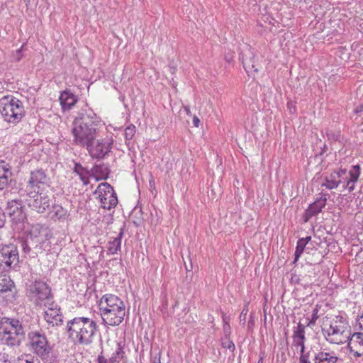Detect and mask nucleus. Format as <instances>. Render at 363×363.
Returning a JSON list of instances; mask_svg holds the SVG:
<instances>
[{
  "label": "nucleus",
  "instance_id": "bb28decb",
  "mask_svg": "<svg viewBox=\"0 0 363 363\" xmlns=\"http://www.w3.org/2000/svg\"><path fill=\"white\" fill-rule=\"evenodd\" d=\"M2 282L0 283V292L1 293L11 291L14 288V283L9 277L3 278Z\"/></svg>",
  "mask_w": 363,
  "mask_h": 363
},
{
  "label": "nucleus",
  "instance_id": "f03ea898",
  "mask_svg": "<svg viewBox=\"0 0 363 363\" xmlns=\"http://www.w3.org/2000/svg\"><path fill=\"white\" fill-rule=\"evenodd\" d=\"M99 311L103 323L109 326H118L126 314L123 301L113 294H105L99 301Z\"/></svg>",
  "mask_w": 363,
  "mask_h": 363
},
{
  "label": "nucleus",
  "instance_id": "f704fd0d",
  "mask_svg": "<svg viewBox=\"0 0 363 363\" xmlns=\"http://www.w3.org/2000/svg\"><path fill=\"white\" fill-rule=\"evenodd\" d=\"M23 48L24 45H23L19 49L16 50L15 52L13 53L12 57L13 61L19 62L23 57Z\"/></svg>",
  "mask_w": 363,
  "mask_h": 363
},
{
  "label": "nucleus",
  "instance_id": "5701e85b",
  "mask_svg": "<svg viewBox=\"0 0 363 363\" xmlns=\"http://www.w3.org/2000/svg\"><path fill=\"white\" fill-rule=\"evenodd\" d=\"M314 363H337L338 357L332 353L319 352L315 354Z\"/></svg>",
  "mask_w": 363,
  "mask_h": 363
},
{
  "label": "nucleus",
  "instance_id": "6e6552de",
  "mask_svg": "<svg viewBox=\"0 0 363 363\" xmlns=\"http://www.w3.org/2000/svg\"><path fill=\"white\" fill-rule=\"evenodd\" d=\"M48 191H31L20 192L21 196H26V202L28 207L37 213H43L50 209L51 199Z\"/></svg>",
  "mask_w": 363,
  "mask_h": 363
},
{
  "label": "nucleus",
  "instance_id": "a18cd8bd",
  "mask_svg": "<svg viewBox=\"0 0 363 363\" xmlns=\"http://www.w3.org/2000/svg\"><path fill=\"white\" fill-rule=\"evenodd\" d=\"M356 182H351L350 184H348V186H347L346 189H347L350 192L352 191L354 189V184Z\"/></svg>",
  "mask_w": 363,
  "mask_h": 363
},
{
  "label": "nucleus",
  "instance_id": "79ce46f5",
  "mask_svg": "<svg viewBox=\"0 0 363 363\" xmlns=\"http://www.w3.org/2000/svg\"><path fill=\"white\" fill-rule=\"evenodd\" d=\"M193 124L196 128H198L199 126L200 119L196 116H193Z\"/></svg>",
  "mask_w": 363,
  "mask_h": 363
},
{
  "label": "nucleus",
  "instance_id": "dca6fc26",
  "mask_svg": "<svg viewBox=\"0 0 363 363\" xmlns=\"http://www.w3.org/2000/svg\"><path fill=\"white\" fill-rule=\"evenodd\" d=\"M47 310L45 311L44 318L46 322L52 326L61 325L62 323V315L57 304L53 301L45 303Z\"/></svg>",
  "mask_w": 363,
  "mask_h": 363
},
{
  "label": "nucleus",
  "instance_id": "7ed1b4c3",
  "mask_svg": "<svg viewBox=\"0 0 363 363\" xmlns=\"http://www.w3.org/2000/svg\"><path fill=\"white\" fill-rule=\"evenodd\" d=\"M97 330L96 321L86 317H76L67 323L68 337L79 345H90Z\"/></svg>",
  "mask_w": 363,
  "mask_h": 363
},
{
  "label": "nucleus",
  "instance_id": "b1692460",
  "mask_svg": "<svg viewBox=\"0 0 363 363\" xmlns=\"http://www.w3.org/2000/svg\"><path fill=\"white\" fill-rule=\"evenodd\" d=\"M68 216L69 214L67 211L62 206L54 205L52 206L51 215L52 219L55 220H65L68 217Z\"/></svg>",
  "mask_w": 363,
  "mask_h": 363
},
{
  "label": "nucleus",
  "instance_id": "9b49d317",
  "mask_svg": "<svg viewBox=\"0 0 363 363\" xmlns=\"http://www.w3.org/2000/svg\"><path fill=\"white\" fill-rule=\"evenodd\" d=\"M29 296L35 298L37 304L47 303L52 301L53 296L50 287L44 281L35 280L32 282L28 289Z\"/></svg>",
  "mask_w": 363,
  "mask_h": 363
},
{
  "label": "nucleus",
  "instance_id": "ddd939ff",
  "mask_svg": "<svg viewBox=\"0 0 363 363\" xmlns=\"http://www.w3.org/2000/svg\"><path fill=\"white\" fill-rule=\"evenodd\" d=\"M102 208L110 210L118 203V199L113 188L108 183L101 184L97 191Z\"/></svg>",
  "mask_w": 363,
  "mask_h": 363
},
{
  "label": "nucleus",
  "instance_id": "37998d69",
  "mask_svg": "<svg viewBox=\"0 0 363 363\" xmlns=\"http://www.w3.org/2000/svg\"><path fill=\"white\" fill-rule=\"evenodd\" d=\"M363 111V106L359 105L357 107H356L354 110V113L356 114H359Z\"/></svg>",
  "mask_w": 363,
  "mask_h": 363
},
{
  "label": "nucleus",
  "instance_id": "cd10ccee",
  "mask_svg": "<svg viewBox=\"0 0 363 363\" xmlns=\"http://www.w3.org/2000/svg\"><path fill=\"white\" fill-rule=\"evenodd\" d=\"M305 327L306 326L303 324L298 323L297 326L294 330L292 337L306 340Z\"/></svg>",
  "mask_w": 363,
  "mask_h": 363
},
{
  "label": "nucleus",
  "instance_id": "a878e982",
  "mask_svg": "<svg viewBox=\"0 0 363 363\" xmlns=\"http://www.w3.org/2000/svg\"><path fill=\"white\" fill-rule=\"evenodd\" d=\"M337 174L335 171L332 172L329 176L325 178V182L322 186H325L328 189H333L340 185V180L337 179Z\"/></svg>",
  "mask_w": 363,
  "mask_h": 363
},
{
  "label": "nucleus",
  "instance_id": "7c9ffc66",
  "mask_svg": "<svg viewBox=\"0 0 363 363\" xmlns=\"http://www.w3.org/2000/svg\"><path fill=\"white\" fill-rule=\"evenodd\" d=\"M136 132V128L134 125L130 124L128 125L125 129V138L126 140H130L134 137Z\"/></svg>",
  "mask_w": 363,
  "mask_h": 363
},
{
  "label": "nucleus",
  "instance_id": "c756f323",
  "mask_svg": "<svg viewBox=\"0 0 363 363\" xmlns=\"http://www.w3.org/2000/svg\"><path fill=\"white\" fill-rule=\"evenodd\" d=\"M303 243H304V241L303 240H298V241L297 242L296 251L294 253V256H295L294 260V264L298 261V258L300 257V256L301 255V254L303 253V252L304 250L306 245Z\"/></svg>",
  "mask_w": 363,
  "mask_h": 363
},
{
  "label": "nucleus",
  "instance_id": "9d476101",
  "mask_svg": "<svg viewBox=\"0 0 363 363\" xmlns=\"http://www.w3.org/2000/svg\"><path fill=\"white\" fill-rule=\"evenodd\" d=\"M50 180L43 169H36L30 172L26 189L20 192L48 191L50 189Z\"/></svg>",
  "mask_w": 363,
  "mask_h": 363
},
{
  "label": "nucleus",
  "instance_id": "4c0bfd02",
  "mask_svg": "<svg viewBox=\"0 0 363 363\" xmlns=\"http://www.w3.org/2000/svg\"><path fill=\"white\" fill-rule=\"evenodd\" d=\"M223 333L225 337H230L231 329L229 323H225V324H223Z\"/></svg>",
  "mask_w": 363,
  "mask_h": 363
},
{
  "label": "nucleus",
  "instance_id": "a19ab883",
  "mask_svg": "<svg viewBox=\"0 0 363 363\" xmlns=\"http://www.w3.org/2000/svg\"><path fill=\"white\" fill-rule=\"evenodd\" d=\"M160 356L161 352H158L157 354H155V356L152 358V363H160Z\"/></svg>",
  "mask_w": 363,
  "mask_h": 363
},
{
  "label": "nucleus",
  "instance_id": "09e8293b",
  "mask_svg": "<svg viewBox=\"0 0 363 363\" xmlns=\"http://www.w3.org/2000/svg\"><path fill=\"white\" fill-rule=\"evenodd\" d=\"M99 363H107V359L102 356H99Z\"/></svg>",
  "mask_w": 363,
  "mask_h": 363
},
{
  "label": "nucleus",
  "instance_id": "c85d7f7f",
  "mask_svg": "<svg viewBox=\"0 0 363 363\" xmlns=\"http://www.w3.org/2000/svg\"><path fill=\"white\" fill-rule=\"evenodd\" d=\"M124 352L120 344L117 345V349L113 354L112 357L109 359L111 363L118 362L123 358Z\"/></svg>",
  "mask_w": 363,
  "mask_h": 363
},
{
  "label": "nucleus",
  "instance_id": "2eb2a0df",
  "mask_svg": "<svg viewBox=\"0 0 363 363\" xmlns=\"http://www.w3.org/2000/svg\"><path fill=\"white\" fill-rule=\"evenodd\" d=\"M6 211L14 223H21L26 219V213L23 209L22 201L20 199L9 201Z\"/></svg>",
  "mask_w": 363,
  "mask_h": 363
},
{
  "label": "nucleus",
  "instance_id": "4468645a",
  "mask_svg": "<svg viewBox=\"0 0 363 363\" xmlns=\"http://www.w3.org/2000/svg\"><path fill=\"white\" fill-rule=\"evenodd\" d=\"M337 179L340 180V184H342V187L346 189L351 182H357L360 175V167L358 164L353 165L350 171L346 169H340L335 171Z\"/></svg>",
  "mask_w": 363,
  "mask_h": 363
},
{
  "label": "nucleus",
  "instance_id": "72a5a7b5",
  "mask_svg": "<svg viewBox=\"0 0 363 363\" xmlns=\"http://www.w3.org/2000/svg\"><path fill=\"white\" fill-rule=\"evenodd\" d=\"M14 363H39L30 355H23L18 357Z\"/></svg>",
  "mask_w": 363,
  "mask_h": 363
},
{
  "label": "nucleus",
  "instance_id": "6e6d98bb",
  "mask_svg": "<svg viewBox=\"0 0 363 363\" xmlns=\"http://www.w3.org/2000/svg\"><path fill=\"white\" fill-rule=\"evenodd\" d=\"M233 60V57H226V60L230 62Z\"/></svg>",
  "mask_w": 363,
  "mask_h": 363
},
{
  "label": "nucleus",
  "instance_id": "c9c22d12",
  "mask_svg": "<svg viewBox=\"0 0 363 363\" xmlns=\"http://www.w3.org/2000/svg\"><path fill=\"white\" fill-rule=\"evenodd\" d=\"M293 341H294V344L296 347H301V353H304V350H305L304 344H305L306 340H301V339H298V338H293Z\"/></svg>",
  "mask_w": 363,
  "mask_h": 363
},
{
  "label": "nucleus",
  "instance_id": "ea45409f",
  "mask_svg": "<svg viewBox=\"0 0 363 363\" xmlns=\"http://www.w3.org/2000/svg\"><path fill=\"white\" fill-rule=\"evenodd\" d=\"M299 363H311V362L309 361L308 355L304 354L303 353H301Z\"/></svg>",
  "mask_w": 363,
  "mask_h": 363
},
{
  "label": "nucleus",
  "instance_id": "49530a36",
  "mask_svg": "<svg viewBox=\"0 0 363 363\" xmlns=\"http://www.w3.org/2000/svg\"><path fill=\"white\" fill-rule=\"evenodd\" d=\"M300 240H303L304 241V245H306L308 242L311 240V236H307L306 238H301Z\"/></svg>",
  "mask_w": 363,
  "mask_h": 363
},
{
  "label": "nucleus",
  "instance_id": "de8ad7c7",
  "mask_svg": "<svg viewBox=\"0 0 363 363\" xmlns=\"http://www.w3.org/2000/svg\"><path fill=\"white\" fill-rule=\"evenodd\" d=\"M27 6L35 3L36 0H24Z\"/></svg>",
  "mask_w": 363,
  "mask_h": 363
},
{
  "label": "nucleus",
  "instance_id": "f257e3e1",
  "mask_svg": "<svg viewBox=\"0 0 363 363\" xmlns=\"http://www.w3.org/2000/svg\"><path fill=\"white\" fill-rule=\"evenodd\" d=\"M104 124L92 109L85 105L72 123L73 142L77 145L86 147L94 140Z\"/></svg>",
  "mask_w": 363,
  "mask_h": 363
},
{
  "label": "nucleus",
  "instance_id": "4be33fe9",
  "mask_svg": "<svg viewBox=\"0 0 363 363\" xmlns=\"http://www.w3.org/2000/svg\"><path fill=\"white\" fill-rule=\"evenodd\" d=\"M123 232V228H121L118 235L116 237L111 238L110 240L108 242L107 249L109 254L115 255L120 250Z\"/></svg>",
  "mask_w": 363,
  "mask_h": 363
},
{
  "label": "nucleus",
  "instance_id": "8fccbe9b",
  "mask_svg": "<svg viewBox=\"0 0 363 363\" xmlns=\"http://www.w3.org/2000/svg\"><path fill=\"white\" fill-rule=\"evenodd\" d=\"M184 111H186V114L188 116H191V112L189 106H184Z\"/></svg>",
  "mask_w": 363,
  "mask_h": 363
},
{
  "label": "nucleus",
  "instance_id": "864d4df0",
  "mask_svg": "<svg viewBox=\"0 0 363 363\" xmlns=\"http://www.w3.org/2000/svg\"><path fill=\"white\" fill-rule=\"evenodd\" d=\"M223 324H225V323H229V318L228 316H226L225 315H223Z\"/></svg>",
  "mask_w": 363,
  "mask_h": 363
},
{
  "label": "nucleus",
  "instance_id": "1a4fd4ad",
  "mask_svg": "<svg viewBox=\"0 0 363 363\" xmlns=\"http://www.w3.org/2000/svg\"><path fill=\"white\" fill-rule=\"evenodd\" d=\"M30 347L33 352L42 359L49 357L51 347L44 333L40 330L31 331L28 334Z\"/></svg>",
  "mask_w": 363,
  "mask_h": 363
},
{
  "label": "nucleus",
  "instance_id": "603ef678",
  "mask_svg": "<svg viewBox=\"0 0 363 363\" xmlns=\"http://www.w3.org/2000/svg\"><path fill=\"white\" fill-rule=\"evenodd\" d=\"M264 357V352L260 353L259 359L257 363H263Z\"/></svg>",
  "mask_w": 363,
  "mask_h": 363
},
{
  "label": "nucleus",
  "instance_id": "20e7f679",
  "mask_svg": "<svg viewBox=\"0 0 363 363\" xmlns=\"http://www.w3.org/2000/svg\"><path fill=\"white\" fill-rule=\"evenodd\" d=\"M25 330L22 323L16 318H0V340L4 345L18 347L25 338Z\"/></svg>",
  "mask_w": 363,
  "mask_h": 363
},
{
  "label": "nucleus",
  "instance_id": "aec40b11",
  "mask_svg": "<svg viewBox=\"0 0 363 363\" xmlns=\"http://www.w3.org/2000/svg\"><path fill=\"white\" fill-rule=\"evenodd\" d=\"M241 59L243 67L248 74L258 72V67L255 62V55L250 52V50H249L248 55L246 53L242 54Z\"/></svg>",
  "mask_w": 363,
  "mask_h": 363
},
{
  "label": "nucleus",
  "instance_id": "412c9836",
  "mask_svg": "<svg viewBox=\"0 0 363 363\" xmlns=\"http://www.w3.org/2000/svg\"><path fill=\"white\" fill-rule=\"evenodd\" d=\"M11 171L9 165L4 162H0V190L7 186L9 182L11 181Z\"/></svg>",
  "mask_w": 363,
  "mask_h": 363
},
{
  "label": "nucleus",
  "instance_id": "58836bf2",
  "mask_svg": "<svg viewBox=\"0 0 363 363\" xmlns=\"http://www.w3.org/2000/svg\"><path fill=\"white\" fill-rule=\"evenodd\" d=\"M21 247H22L23 251L24 252L25 254H27L30 251V248L28 246V243L27 240H23L21 242Z\"/></svg>",
  "mask_w": 363,
  "mask_h": 363
},
{
  "label": "nucleus",
  "instance_id": "c03bdc74",
  "mask_svg": "<svg viewBox=\"0 0 363 363\" xmlns=\"http://www.w3.org/2000/svg\"><path fill=\"white\" fill-rule=\"evenodd\" d=\"M360 329L363 331V313L357 319Z\"/></svg>",
  "mask_w": 363,
  "mask_h": 363
},
{
  "label": "nucleus",
  "instance_id": "a211bd4d",
  "mask_svg": "<svg viewBox=\"0 0 363 363\" xmlns=\"http://www.w3.org/2000/svg\"><path fill=\"white\" fill-rule=\"evenodd\" d=\"M59 99L63 111L71 109L77 101V96L68 89L61 93Z\"/></svg>",
  "mask_w": 363,
  "mask_h": 363
},
{
  "label": "nucleus",
  "instance_id": "393cba45",
  "mask_svg": "<svg viewBox=\"0 0 363 363\" xmlns=\"http://www.w3.org/2000/svg\"><path fill=\"white\" fill-rule=\"evenodd\" d=\"M74 172L79 177L84 185H87L89 183L88 171L80 164H75L74 167Z\"/></svg>",
  "mask_w": 363,
  "mask_h": 363
},
{
  "label": "nucleus",
  "instance_id": "2f4dec72",
  "mask_svg": "<svg viewBox=\"0 0 363 363\" xmlns=\"http://www.w3.org/2000/svg\"><path fill=\"white\" fill-rule=\"evenodd\" d=\"M320 306L318 305H316L315 308L313 310L312 312V317L308 321L306 325L307 326H313L315 325L316 320L319 318L318 311H319Z\"/></svg>",
  "mask_w": 363,
  "mask_h": 363
},
{
  "label": "nucleus",
  "instance_id": "423d86ee",
  "mask_svg": "<svg viewBox=\"0 0 363 363\" xmlns=\"http://www.w3.org/2000/svg\"><path fill=\"white\" fill-rule=\"evenodd\" d=\"M0 113L10 123H19L25 115L23 103L13 96H6L0 100Z\"/></svg>",
  "mask_w": 363,
  "mask_h": 363
},
{
  "label": "nucleus",
  "instance_id": "473e14b6",
  "mask_svg": "<svg viewBox=\"0 0 363 363\" xmlns=\"http://www.w3.org/2000/svg\"><path fill=\"white\" fill-rule=\"evenodd\" d=\"M221 345H222V347L223 348H228L229 349L230 351L233 352L235 349V344L233 343V342L230 339V337H225L223 340H222V342H221Z\"/></svg>",
  "mask_w": 363,
  "mask_h": 363
},
{
  "label": "nucleus",
  "instance_id": "3c124183",
  "mask_svg": "<svg viewBox=\"0 0 363 363\" xmlns=\"http://www.w3.org/2000/svg\"><path fill=\"white\" fill-rule=\"evenodd\" d=\"M247 309H243L241 314H240V318H241L242 316L244 317L243 318V320H245V315H247Z\"/></svg>",
  "mask_w": 363,
  "mask_h": 363
},
{
  "label": "nucleus",
  "instance_id": "e433bc0d",
  "mask_svg": "<svg viewBox=\"0 0 363 363\" xmlns=\"http://www.w3.org/2000/svg\"><path fill=\"white\" fill-rule=\"evenodd\" d=\"M287 108L289 109V112L292 114L295 113L296 112V104L295 102L292 101H289L287 103Z\"/></svg>",
  "mask_w": 363,
  "mask_h": 363
},
{
  "label": "nucleus",
  "instance_id": "6ab92c4d",
  "mask_svg": "<svg viewBox=\"0 0 363 363\" xmlns=\"http://www.w3.org/2000/svg\"><path fill=\"white\" fill-rule=\"evenodd\" d=\"M327 199L325 196H320L311 203L306 211L307 218H311L319 213L326 204ZM306 220H308L306 219Z\"/></svg>",
  "mask_w": 363,
  "mask_h": 363
},
{
  "label": "nucleus",
  "instance_id": "0eeeda50",
  "mask_svg": "<svg viewBox=\"0 0 363 363\" xmlns=\"http://www.w3.org/2000/svg\"><path fill=\"white\" fill-rule=\"evenodd\" d=\"M113 134L109 133L104 138L91 141L86 147L91 158L103 160L109 155L113 148Z\"/></svg>",
  "mask_w": 363,
  "mask_h": 363
},
{
  "label": "nucleus",
  "instance_id": "f3484780",
  "mask_svg": "<svg viewBox=\"0 0 363 363\" xmlns=\"http://www.w3.org/2000/svg\"><path fill=\"white\" fill-rule=\"evenodd\" d=\"M347 347L354 357L363 356V331L354 333L348 338Z\"/></svg>",
  "mask_w": 363,
  "mask_h": 363
},
{
  "label": "nucleus",
  "instance_id": "f8f14e48",
  "mask_svg": "<svg viewBox=\"0 0 363 363\" xmlns=\"http://www.w3.org/2000/svg\"><path fill=\"white\" fill-rule=\"evenodd\" d=\"M345 326L341 320H333L327 329H323V335L326 340L332 344H341L347 338L344 335Z\"/></svg>",
  "mask_w": 363,
  "mask_h": 363
},
{
  "label": "nucleus",
  "instance_id": "39448f33",
  "mask_svg": "<svg viewBox=\"0 0 363 363\" xmlns=\"http://www.w3.org/2000/svg\"><path fill=\"white\" fill-rule=\"evenodd\" d=\"M16 239L5 231L0 232V274L15 269L19 263Z\"/></svg>",
  "mask_w": 363,
  "mask_h": 363
},
{
  "label": "nucleus",
  "instance_id": "5fc2aeb1",
  "mask_svg": "<svg viewBox=\"0 0 363 363\" xmlns=\"http://www.w3.org/2000/svg\"><path fill=\"white\" fill-rule=\"evenodd\" d=\"M99 169H101L100 166L96 165L94 167V170L95 171V172H98Z\"/></svg>",
  "mask_w": 363,
  "mask_h": 363
}]
</instances>
